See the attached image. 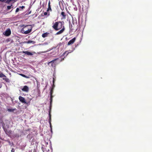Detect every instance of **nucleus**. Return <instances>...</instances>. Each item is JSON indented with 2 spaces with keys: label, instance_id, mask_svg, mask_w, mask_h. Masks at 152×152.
<instances>
[{
  "label": "nucleus",
  "instance_id": "obj_10",
  "mask_svg": "<svg viewBox=\"0 0 152 152\" xmlns=\"http://www.w3.org/2000/svg\"><path fill=\"white\" fill-rule=\"evenodd\" d=\"M61 28V29L59 31H58L56 33V35H58L61 34L64 31L65 29L64 26H63V28Z\"/></svg>",
  "mask_w": 152,
  "mask_h": 152
},
{
  "label": "nucleus",
  "instance_id": "obj_24",
  "mask_svg": "<svg viewBox=\"0 0 152 152\" xmlns=\"http://www.w3.org/2000/svg\"><path fill=\"white\" fill-rule=\"evenodd\" d=\"M15 149L14 148H12V149L11 150V152H15Z\"/></svg>",
  "mask_w": 152,
  "mask_h": 152
},
{
  "label": "nucleus",
  "instance_id": "obj_7",
  "mask_svg": "<svg viewBox=\"0 0 152 152\" xmlns=\"http://www.w3.org/2000/svg\"><path fill=\"white\" fill-rule=\"evenodd\" d=\"M76 40V38L74 37L72 38L71 40H70L68 43L67 45H71L73 44Z\"/></svg>",
  "mask_w": 152,
  "mask_h": 152
},
{
  "label": "nucleus",
  "instance_id": "obj_16",
  "mask_svg": "<svg viewBox=\"0 0 152 152\" xmlns=\"http://www.w3.org/2000/svg\"><path fill=\"white\" fill-rule=\"evenodd\" d=\"M52 10L51 9V6L50 5V1H49L48 3V7L47 9V11H52Z\"/></svg>",
  "mask_w": 152,
  "mask_h": 152
},
{
  "label": "nucleus",
  "instance_id": "obj_14",
  "mask_svg": "<svg viewBox=\"0 0 152 152\" xmlns=\"http://www.w3.org/2000/svg\"><path fill=\"white\" fill-rule=\"evenodd\" d=\"M61 15L63 16L62 18L65 19L66 18V15L65 12L62 11L61 13Z\"/></svg>",
  "mask_w": 152,
  "mask_h": 152
},
{
  "label": "nucleus",
  "instance_id": "obj_13",
  "mask_svg": "<svg viewBox=\"0 0 152 152\" xmlns=\"http://www.w3.org/2000/svg\"><path fill=\"white\" fill-rule=\"evenodd\" d=\"M50 34V33L48 32H46L43 34H42V37L44 38L47 37L48 36V35Z\"/></svg>",
  "mask_w": 152,
  "mask_h": 152
},
{
  "label": "nucleus",
  "instance_id": "obj_8",
  "mask_svg": "<svg viewBox=\"0 0 152 152\" xmlns=\"http://www.w3.org/2000/svg\"><path fill=\"white\" fill-rule=\"evenodd\" d=\"M21 90L23 91L28 92L29 90V88L28 86H25L23 87V88L21 89Z\"/></svg>",
  "mask_w": 152,
  "mask_h": 152
},
{
  "label": "nucleus",
  "instance_id": "obj_22",
  "mask_svg": "<svg viewBox=\"0 0 152 152\" xmlns=\"http://www.w3.org/2000/svg\"><path fill=\"white\" fill-rule=\"evenodd\" d=\"M12 6L11 5V6H7V9L8 10H10L11 8V6Z\"/></svg>",
  "mask_w": 152,
  "mask_h": 152
},
{
  "label": "nucleus",
  "instance_id": "obj_2",
  "mask_svg": "<svg viewBox=\"0 0 152 152\" xmlns=\"http://www.w3.org/2000/svg\"><path fill=\"white\" fill-rule=\"evenodd\" d=\"M63 23L61 21H57L53 23L52 27L55 30L58 31L63 28Z\"/></svg>",
  "mask_w": 152,
  "mask_h": 152
},
{
  "label": "nucleus",
  "instance_id": "obj_19",
  "mask_svg": "<svg viewBox=\"0 0 152 152\" xmlns=\"http://www.w3.org/2000/svg\"><path fill=\"white\" fill-rule=\"evenodd\" d=\"M49 117H50L49 123H50V128L51 129V122H50L51 117V115H50V112H49Z\"/></svg>",
  "mask_w": 152,
  "mask_h": 152
},
{
  "label": "nucleus",
  "instance_id": "obj_31",
  "mask_svg": "<svg viewBox=\"0 0 152 152\" xmlns=\"http://www.w3.org/2000/svg\"><path fill=\"white\" fill-rule=\"evenodd\" d=\"M54 79L53 78V83H54Z\"/></svg>",
  "mask_w": 152,
  "mask_h": 152
},
{
  "label": "nucleus",
  "instance_id": "obj_3",
  "mask_svg": "<svg viewBox=\"0 0 152 152\" xmlns=\"http://www.w3.org/2000/svg\"><path fill=\"white\" fill-rule=\"evenodd\" d=\"M0 77H4L3 78V79L5 80L7 83H10V79L7 77L6 76L1 72L0 73Z\"/></svg>",
  "mask_w": 152,
  "mask_h": 152
},
{
  "label": "nucleus",
  "instance_id": "obj_1",
  "mask_svg": "<svg viewBox=\"0 0 152 152\" xmlns=\"http://www.w3.org/2000/svg\"><path fill=\"white\" fill-rule=\"evenodd\" d=\"M22 27H23L21 29V31L22 33L25 34H27L30 33L32 29V27L31 25H22Z\"/></svg>",
  "mask_w": 152,
  "mask_h": 152
},
{
  "label": "nucleus",
  "instance_id": "obj_28",
  "mask_svg": "<svg viewBox=\"0 0 152 152\" xmlns=\"http://www.w3.org/2000/svg\"><path fill=\"white\" fill-rule=\"evenodd\" d=\"M62 61V59H60V60H59V62H60V61Z\"/></svg>",
  "mask_w": 152,
  "mask_h": 152
},
{
  "label": "nucleus",
  "instance_id": "obj_17",
  "mask_svg": "<svg viewBox=\"0 0 152 152\" xmlns=\"http://www.w3.org/2000/svg\"><path fill=\"white\" fill-rule=\"evenodd\" d=\"M16 110V108L15 109H12V108H9L7 109V110L9 112H13L15 110Z\"/></svg>",
  "mask_w": 152,
  "mask_h": 152
},
{
  "label": "nucleus",
  "instance_id": "obj_26",
  "mask_svg": "<svg viewBox=\"0 0 152 152\" xmlns=\"http://www.w3.org/2000/svg\"><path fill=\"white\" fill-rule=\"evenodd\" d=\"M12 0H7V2L8 3L10 2Z\"/></svg>",
  "mask_w": 152,
  "mask_h": 152
},
{
  "label": "nucleus",
  "instance_id": "obj_12",
  "mask_svg": "<svg viewBox=\"0 0 152 152\" xmlns=\"http://www.w3.org/2000/svg\"><path fill=\"white\" fill-rule=\"evenodd\" d=\"M23 53H24L28 56H32L33 55V53L29 52L28 51H23Z\"/></svg>",
  "mask_w": 152,
  "mask_h": 152
},
{
  "label": "nucleus",
  "instance_id": "obj_32",
  "mask_svg": "<svg viewBox=\"0 0 152 152\" xmlns=\"http://www.w3.org/2000/svg\"><path fill=\"white\" fill-rule=\"evenodd\" d=\"M42 150L43 151V148H42Z\"/></svg>",
  "mask_w": 152,
  "mask_h": 152
},
{
  "label": "nucleus",
  "instance_id": "obj_30",
  "mask_svg": "<svg viewBox=\"0 0 152 152\" xmlns=\"http://www.w3.org/2000/svg\"><path fill=\"white\" fill-rule=\"evenodd\" d=\"M8 142L9 144L10 143V141H8Z\"/></svg>",
  "mask_w": 152,
  "mask_h": 152
},
{
  "label": "nucleus",
  "instance_id": "obj_21",
  "mask_svg": "<svg viewBox=\"0 0 152 152\" xmlns=\"http://www.w3.org/2000/svg\"><path fill=\"white\" fill-rule=\"evenodd\" d=\"M47 14H48V16H49L50 15L49 13H48H48L47 12H45L44 13V15H47Z\"/></svg>",
  "mask_w": 152,
  "mask_h": 152
},
{
  "label": "nucleus",
  "instance_id": "obj_4",
  "mask_svg": "<svg viewBox=\"0 0 152 152\" xmlns=\"http://www.w3.org/2000/svg\"><path fill=\"white\" fill-rule=\"evenodd\" d=\"M59 59L58 58H55L53 60H52L50 62L48 63V64H51V66L52 67H54L56 66V60H58Z\"/></svg>",
  "mask_w": 152,
  "mask_h": 152
},
{
  "label": "nucleus",
  "instance_id": "obj_27",
  "mask_svg": "<svg viewBox=\"0 0 152 152\" xmlns=\"http://www.w3.org/2000/svg\"><path fill=\"white\" fill-rule=\"evenodd\" d=\"M67 55H66V54L65 55V56H64V57L65 58V57H66Z\"/></svg>",
  "mask_w": 152,
  "mask_h": 152
},
{
  "label": "nucleus",
  "instance_id": "obj_15",
  "mask_svg": "<svg viewBox=\"0 0 152 152\" xmlns=\"http://www.w3.org/2000/svg\"><path fill=\"white\" fill-rule=\"evenodd\" d=\"M5 133L8 135H9L12 134V131L11 130H5Z\"/></svg>",
  "mask_w": 152,
  "mask_h": 152
},
{
  "label": "nucleus",
  "instance_id": "obj_23",
  "mask_svg": "<svg viewBox=\"0 0 152 152\" xmlns=\"http://www.w3.org/2000/svg\"><path fill=\"white\" fill-rule=\"evenodd\" d=\"M19 8H17L16 9V11H15V12H18L19 11Z\"/></svg>",
  "mask_w": 152,
  "mask_h": 152
},
{
  "label": "nucleus",
  "instance_id": "obj_25",
  "mask_svg": "<svg viewBox=\"0 0 152 152\" xmlns=\"http://www.w3.org/2000/svg\"><path fill=\"white\" fill-rule=\"evenodd\" d=\"M25 6H22L21 7H20V8H21L22 9H23V8H25Z\"/></svg>",
  "mask_w": 152,
  "mask_h": 152
},
{
  "label": "nucleus",
  "instance_id": "obj_9",
  "mask_svg": "<svg viewBox=\"0 0 152 152\" xmlns=\"http://www.w3.org/2000/svg\"><path fill=\"white\" fill-rule=\"evenodd\" d=\"M11 34V30L10 29H8L5 31V34H4L7 36H8L10 35Z\"/></svg>",
  "mask_w": 152,
  "mask_h": 152
},
{
  "label": "nucleus",
  "instance_id": "obj_6",
  "mask_svg": "<svg viewBox=\"0 0 152 152\" xmlns=\"http://www.w3.org/2000/svg\"><path fill=\"white\" fill-rule=\"evenodd\" d=\"M19 99L20 101L22 103L26 104V102L25 98L23 97L20 96L19 97Z\"/></svg>",
  "mask_w": 152,
  "mask_h": 152
},
{
  "label": "nucleus",
  "instance_id": "obj_29",
  "mask_svg": "<svg viewBox=\"0 0 152 152\" xmlns=\"http://www.w3.org/2000/svg\"><path fill=\"white\" fill-rule=\"evenodd\" d=\"M0 1H4V0H0Z\"/></svg>",
  "mask_w": 152,
  "mask_h": 152
},
{
  "label": "nucleus",
  "instance_id": "obj_5",
  "mask_svg": "<svg viewBox=\"0 0 152 152\" xmlns=\"http://www.w3.org/2000/svg\"><path fill=\"white\" fill-rule=\"evenodd\" d=\"M53 88H51V90L50 91V104H51V103L52 102V100H53V96L52 95L53 93Z\"/></svg>",
  "mask_w": 152,
  "mask_h": 152
},
{
  "label": "nucleus",
  "instance_id": "obj_18",
  "mask_svg": "<svg viewBox=\"0 0 152 152\" xmlns=\"http://www.w3.org/2000/svg\"><path fill=\"white\" fill-rule=\"evenodd\" d=\"M26 43L28 44L31 43L34 44L35 43V42L34 41H31V40H28V41H27L26 42Z\"/></svg>",
  "mask_w": 152,
  "mask_h": 152
},
{
  "label": "nucleus",
  "instance_id": "obj_33",
  "mask_svg": "<svg viewBox=\"0 0 152 152\" xmlns=\"http://www.w3.org/2000/svg\"><path fill=\"white\" fill-rule=\"evenodd\" d=\"M88 1V0H87Z\"/></svg>",
  "mask_w": 152,
  "mask_h": 152
},
{
  "label": "nucleus",
  "instance_id": "obj_20",
  "mask_svg": "<svg viewBox=\"0 0 152 152\" xmlns=\"http://www.w3.org/2000/svg\"><path fill=\"white\" fill-rule=\"evenodd\" d=\"M20 75L21 76H23V77H25L26 78H29V77H27V76H26L25 75H24V74H21Z\"/></svg>",
  "mask_w": 152,
  "mask_h": 152
},
{
  "label": "nucleus",
  "instance_id": "obj_11",
  "mask_svg": "<svg viewBox=\"0 0 152 152\" xmlns=\"http://www.w3.org/2000/svg\"><path fill=\"white\" fill-rule=\"evenodd\" d=\"M73 51V50H67L66 51H65L62 54V56H65V55L66 54V55H68L69 53H72Z\"/></svg>",
  "mask_w": 152,
  "mask_h": 152
}]
</instances>
